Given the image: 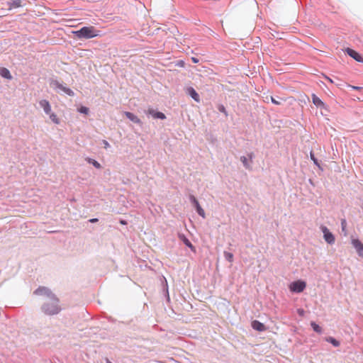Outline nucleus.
<instances>
[{"instance_id":"9d476101","label":"nucleus","mask_w":363,"mask_h":363,"mask_svg":"<svg viewBox=\"0 0 363 363\" xmlns=\"http://www.w3.org/2000/svg\"><path fill=\"white\" fill-rule=\"evenodd\" d=\"M345 52L350 57H351L354 60H356L357 62H363V56L360 53H359L357 51H356L352 48H347L345 49Z\"/></svg>"},{"instance_id":"4468645a","label":"nucleus","mask_w":363,"mask_h":363,"mask_svg":"<svg viewBox=\"0 0 363 363\" xmlns=\"http://www.w3.org/2000/svg\"><path fill=\"white\" fill-rule=\"evenodd\" d=\"M125 116L128 119H129L130 121H132L134 123L141 125L143 124L142 121L133 113L125 111Z\"/></svg>"},{"instance_id":"cd10ccee","label":"nucleus","mask_w":363,"mask_h":363,"mask_svg":"<svg viewBox=\"0 0 363 363\" xmlns=\"http://www.w3.org/2000/svg\"><path fill=\"white\" fill-rule=\"evenodd\" d=\"M165 286H164V292L165 294V296L167 297V301H170V298H169V291H168V285H167V280L165 279Z\"/></svg>"},{"instance_id":"f257e3e1","label":"nucleus","mask_w":363,"mask_h":363,"mask_svg":"<svg viewBox=\"0 0 363 363\" xmlns=\"http://www.w3.org/2000/svg\"><path fill=\"white\" fill-rule=\"evenodd\" d=\"M34 294L47 297L48 300L41 306V310L45 315H53L58 314L61 311L62 308L60 306L59 298L49 288L39 286L35 290Z\"/></svg>"},{"instance_id":"412c9836","label":"nucleus","mask_w":363,"mask_h":363,"mask_svg":"<svg viewBox=\"0 0 363 363\" xmlns=\"http://www.w3.org/2000/svg\"><path fill=\"white\" fill-rule=\"evenodd\" d=\"M341 223V231L342 234L346 236L347 235V220L345 218H342L340 220Z\"/></svg>"},{"instance_id":"393cba45","label":"nucleus","mask_w":363,"mask_h":363,"mask_svg":"<svg viewBox=\"0 0 363 363\" xmlns=\"http://www.w3.org/2000/svg\"><path fill=\"white\" fill-rule=\"evenodd\" d=\"M50 120L55 123V124H60V119L57 118V115L54 113H51L49 114Z\"/></svg>"},{"instance_id":"ddd939ff","label":"nucleus","mask_w":363,"mask_h":363,"mask_svg":"<svg viewBox=\"0 0 363 363\" xmlns=\"http://www.w3.org/2000/svg\"><path fill=\"white\" fill-rule=\"evenodd\" d=\"M251 327L253 330L258 332H263L266 330L265 325L257 320H254L251 322Z\"/></svg>"},{"instance_id":"4be33fe9","label":"nucleus","mask_w":363,"mask_h":363,"mask_svg":"<svg viewBox=\"0 0 363 363\" xmlns=\"http://www.w3.org/2000/svg\"><path fill=\"white\" fill-rule=\"evenodd\" d=\"M310 325H311V328H313V331H315V333H319V334H320L322 333V331H323L322 328L318 324H317L315 322L311 321Z\"/></svg>"},{"instance_id":"6e6552de","label":"nucleus","mask_w":363,"mask_h":363,"mask_svg":"<svg viewBox=\"0 0 363 363\" xmlns=\"http://www.w3.org/2000/svg\"><path fill=\"white\" fill-rule=\"evenodd\" d=\"M312 102L317 107L320 109L328 111V106L324 103L315 94L311 95Z\"/></svg>"},{"instance_id":"2eb2a0df","label":"nucleus","mask_w":363,"mask_h":363,"mask_svg":"<svg viewBox=\"0 0 363 363\" xmlns=\"http://www.w3.org/2000/svg\"><path fill=\"white\" fill-rule=\"evenodd\" d=\"M40 106L43 109L46 114H50L51 112V106L50 102L46 99H42L39 101Z\"/></svg>"},{"instance_id":"c756f323","label":"nucleus","mask_w":363,"mask_h":363,"mask_svg":"<svg viewBox=\"0 0 363 363\" xmlns=\"http://www.w3.org/2000/svg\"><path fill=\"white\" fill-rule=\"evenodd\" d=\"M271 101L272 104H275V105H280L281 104V101L276 99L273 96H271Z\"/></svg>"},{"instance_id":"b1692460","label":"nucleus","mask_w":363,"mask_h":363,"mask_svg":"<svg viewBox=\"0 0 363 363\" xmlns=\"http://www.w3.org/2000/svg\"><path fill=\"white\" fill-rule=\"evenodd\" d=\"M223 255H224L225 259L228 262H230V263H232V262H233V257H234V256H233V253H231V252H228V251H224V252H223Z\"/></svg>"},{"instance_id":"7ed1b4c3","label":"nucleus","mask_w":363,"mask_h":363,"mask_svg":"<svg viewBox=\"0 0 363 363\" xmlns=\"http://www.w3.org/2000/svg\"><path fill=\"white\" fill-rule=\"evenodd\" d=\"M50 86L58 93L63 92L69 96H74L75 95L74 92L71 89L64 86L57 79H51L50 80Z\"/></svg>"},{"instance_id":"f3484780","label":"nucleus","mask_w":363,"mask_h":363,"mask_svg":"<svg viewBox=\"0 0 363 363\" xmlns=\"http://www.w3.org/2000/svg\"><path fill=\"white\" fill-rule=\"evenodd\" d=\"M0 76L6 79H11L12 75L10 71L6 67L0 68Z\"/></svg>"},{"instance_id":"e433bc0d","label":"nucleus","mask_w":363,"mask_h":363,"mask_svg":"<svg viewBox=\"0 0 363 363\" xmlns=\"http://www.w3.org/2000/svg\"><path fill=\"white\" fill-rule=\"evenodd\" d=\"M121 224H125V223H126V222H125V221H123V220H121Z\"/></svg>"},{"instance_id":"5701e85b","label":"nucleus","mask_w":363,"mask_h":363,"mask_svg":"<svg viewBox=\"0 0 363 363\" xmlns=\"http://www.w3.org/2000/svg\"><path fill=\"white\" fill-rule=\"evenodd\" d=\"M325 340H326V342L333 345L334 347H338L340 345V341H338L337 339H335L333 337H328L326 338Z\"/></svg>"},{"instance_id":"2f4dec72","label":"nucleus","mask_w":363,"mask_h":363,"mask_svg":"<svg viewBox=\"0 0 363 363\" xmlns=\"http://www.w3.org/2000/svg\"><path fill=\"white\" fill-rule=\"evenodd\" d=\"M350 87H351L353 90H357V91L362 89V86H358L350 85Z\"/></svg>"},{"instance_id":"6ab92c4d","label":"nucleus","mask_w":363,"mask_h":363,"mask_svg":"<svg viewBox=\"0 0 363 363\" xmlns=\"http://www.w3.org/2000/svg\"><path fill=\"white\" fill-rule=\"evenodd\" d=\"M310 159L313 161V164L318 167V169L323 170V167H321L318 160L315 157L313 151L310 152Z\"/></svg>"},{"instance_id":"a878e982","label":"nucleus","mask_w":363,"mask_h":363,"mask_svg":"<svg viewBox=\"0 0 363 363\" xmlns=\"http://www.w3.org/2000/svg\"><path fill=\"white\" fill-rule=\"evenodd\" d=\"M77 111L80 113L86 115L89 113V109L86 106H81L77 108Z\"/></svg>"},{"instance_id":"9b49d317","label":"nucleus","mask_w":363,"mask_h":363,"mask_svg":"<svg viewBox=\"0 0 363 363\" xmlns=\"http://www.w3.org/2000/svg\"><path fill=\"white\" fill-rule=\"evenodd\" d=\"M186 94L189 96L196 102H200L201 99L199 94L192 86H189L186 89Z\"/></svg>"},{"instance_id":"473e14b6","label":"nucleus","mask_w":363,"mask_h":363,"mask_svg":"<svg viewBox=\"0 0 363 363\" xmlns=\"http://www.w3.org/2000/svg\"><path fill=\"white\" fill-rule=\"evenodd\" d=\"M99 219L96 218H91L89 220V222L91 223H96L98 222Z\"/></svg>"},{"instance_id":"1a4fd4ad","label":"nucleus","mask_w":363,"mask_h":363,"mask_svg":"<svg viewBox=\"0 0 363 363\" xmlns=\"http://www.w3.org/2000/svg\"><path fill=\"white\" fill-rule=\"evenodd\" d=\"M177 236L179 240H181L187 247H189L191 252L194 253L196 252L195 246L192 245L191 241L184 233H178Z\"/></svg>"},{"instance_id":"aec40b11","label":"nucleus","mask_w":363,"mask_h":363,"mask_svg":"<svg viewBox=\"0 0 363 363\" xmlns=\"http://www.w3.org/2000/svg\"><path fill=\"white\" fill-rule=\"evenodd\" d=\"M86 160L89 164H92L95 168H96V169L101 168V164L98 161H96V160H94L93 158L87 157L86 159Z\"/></svg>"},{"instance_id":"c85d7f7f","label":"nucleus","mask_w":363,"mask_h":363,"mask_svg":"<svg viewBox=\"0 0 363 363\" xmlns=\"http://www.w3.org/2000/svg\"><path fill=\"white\" fill-rule=\"evenodd\" d=\"M246 157L248 158V160H250V162L251 163H252V160H253V159L255 157V153H254V152H251L247 153V156H246Z\"/></svg>"},{"instance_id":"423d86ee","label":"nucleus","mask_w":363,"mask_h":363,"mask_svg":"<svg viewBox=\"0 0 363 363\" xmlns=\"http://www.w3.org/2000/svg\"><path fill=\"white\" fill-rule=\"evenodd\" d=\"M189 201H190L191 205L195 208L196 213L200 216H201L202 218H204L206 217L205 211L203 209V208L201 206V205H200L199 201L197 200V199L194 195H192V194L189 195Z\"/></svg>"},{"instance_id":"f704fd0d","label":"nucleus","mask_w":363,"mask_h":363,"mask_svg":"<svg viewBox=\"0 0 363 363\" xmlns=\"http://www.w3.org/2000/svg\"><path fill=\"white\" fill-rule=\"evenodd\" d=\"M192 61L194 62V63H197L199 62V60L195 58V57H192Z\"/></svg>"},{"instance_id":"39448f33","label":"nucleus","mask_w":363,"mask_h":363,"mask_svg":"<svg viewBox=\"0 0 363 363\" xmlns=\"http://www.w3.org/2000/svg\"><path fill=\"white\" fill-rule=\"evenodd\" d=\"M323 234V238L325 241L329 244L333 245L335 242V235L330 231V230L325 225H320V227Z\"/></svg>"},{"instance_id":"f8f14e48","label":"nucleus","mask_w":363,"mask_h":363,"mask_svg":"<svg viewBox=\"0 0 363 363\" xmlns=\"http://www.w3.org/2000/svg\"><path fill=\"white\" fill-rule=\"evenodd\" d=\"M352 244L355 248L357 255L363 258V243L359 239H353Z\"/></svg>"},{"instance_id":"20e7f679","label":"nucleus","mask_w":363,"mask_h":363,"mask_svg":"<svg viewBox=\"0 0 363 363\" xmlns=\"http://www.w3.org/2000/svg\"><path fill=\"white\" fill-rule=\"evenodd\" d=\"M306 287V281L301 279L292 281L289 286L290 291L296 294H300L303 292Z\"/></svg>"},{"instance_id":"c9c22d12","label":"nucleus","mask_w":363,"mask_h":363,"mask_svg":"<svg viewBox=\"0 0 363 363\" xmlns=\"http://www.w3.org/2000/svg\"><path fill=\"white\" fill-rule=\"evenodd\" d=\"M178 65L182 66L184 65V62L183 61H180Z\"/></svg>"},{"instance_id":"a211bd4d","label":"nucleus","mask_w":363,"mask_h":363,"mask_svg":"<svg viewBox=\"0 0 363 363\" xmlns=\"http://www.w3.org/2000/svg\"><path fill=\"white\" fill-rule=\"evenodd\" d=\"M240 161L242 163L243 167L246 169H252V163L250 162L248 158L246 156H241L240 157Z\"/></svg>"},{"instance_id":"dca6fc26","label":"nucleus","mask_w":363,"mask_h":363,"mask_svg":"<svg viewBox=\"0 0 363 363\" xmlns=\"http://www.w3.org/2000/svg\"><path fill=\"white\" fill-rule=\"evenodd\" d=\"M9 10L17 9L23 6L21 0H11L7 2Z\"/></svg>"},{"instance_id":"0eeeda50","label":"nucleus","mask_w":363,"mask_h":363,"mask_svg":"<svg viewBox=\"0 0 363 363\" xmlns=\"http://www.w3.org/2000/svg\"><path fill=\"white\" fill-rule=\"evenodd\" d=\"M145 113L147 116H150L155 119L164 120L167 118L164 113L152 108H149Z\"/></svg>"},{"instance_id":"bb28decb","label":"nucleus","mask_w":363,"mask_h":363,"mask_svg":"<svg viewBox=\"0 0 363 363\" xmlns=\"http://www.w3.org/2000/svg\"><path fill=\"white\" fill-rule=\"evenodd\" d=\"M218 110L220 112L225 114V116H228V112L226 111L225 107L223 104H219L218 106Z\"/></svg>"},{"instance_id":"f03ea898","label":"nucleus","mask_w":363,"mask_h":363,"mask_svg":"<svg viewBox=\"0 0 363 363\" xmlns=\"http://www.w3.org/2000/svg\"><path fill=\"white\" fill-rule=\"evenodd\" d=\"M99 30L93 26H83L80 29L72 31L73 35L78 39H90L99 35Z\"/></svg>"},{"instance_id":"72a5a7b5","label":"nucleus","mask_w":363,"mask_h":363,"mask_svg":"<svg viewBox=\"0 0 363 363\" xmlns=\"http://www.w3.org/2000/svg\"><path fill=\"white\" fill-rule=\"evenodd\" d=\"M298 313L300 315H303L304 314V310L303 309H298Z\"/></svg>"},{"instance_id":"7c9ffc66","label":"nucleus","mask_w":363,"mask_h":363,"mask_svg":"<svg viewBox=\"0 0 363 363\" xmlns=\"http://www.w3.org/2000/svg\"><path fill=\"white\" fill-rule=\"evenodd\" d=\"M102 143H103V145H104V147L105 149H108V147H110V144L108 143V141H106V140H104L102 141Z\"/></svg>"}]
</instances>
